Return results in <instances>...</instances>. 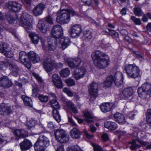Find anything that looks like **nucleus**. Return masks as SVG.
Masks as SVG:
<instances>
[{
    "label": "nucleus",
    "mask_w": 151,
    "mask_h": 151,
    "mask_svg": "<svg viewBox=\"0 0 151 151\" xmlns=\"http://www.w3.org/2000/svg\"><path fill=\"white\" fill-rule=\"evenodd\" d=\"M12 112V109L11 106H6L4 104H2L0 105V115H9Z\"/></svg>",
    "instance_id": "obj_21"
},
{
    "label": "nucleus",
    "mask_w": 151,
    "mask_h": 151,
    "mask_svg": "<svg viewBox=\"0 0 151 151\" xmlns=\"http://www.w3.org/2000/svg\"><path fill=\"white\" fill-rule=\"evenodd\" d=\"M98 85L95 82H93L89 86V91L91 97L96 98L98 96Z\"/></svg>",
    "instance_id": "obj_15"
},
{
    "label": "nucleus",
    "mask_w": 151,
    "mask_h": 151,
    "mask_svg": "<svg viewBox=\"0 0 151 151\" xmlns=\"http://www.w3.org/2000/svg\"><path fill=\"white\" fill-rule=\"evenodd\" d=\"M123 75L120 72H117L113 77V80L115 85L118 87L121 86L123 84Z\"/></svg>",
    "instance_id": "obj_17"
},
{
    "label": "nucleus",
    "mask_w": 151,
    "mask_h": 151,
    "mask_svg": "<svg viewBox=\"0 0 151 151\" xmlns=\"http://www.w3.org/2000/svg\"><path fill=\"white\" fill-rule=\"evenodd\" d=\"M35 124V120H30L27 122L26 126L27 129H29L34 126Z\"/></svg>",
    "instance_id": "obj_47"
},
{
    "label": "nucleus",
    "mask_w": 151,
    "mask_h": 151,
    "mask_svg": "<svg viewBox=\"0 0 151 151\" xmlns=\"http://www.w3.org/2000/svg\"><path fill=\"white\" fill-rule=\"evenodd\" d=\"M39 99L42 102L46 103L48 100V97L47 96L40 94L38 96Z\"/></svg>",
    "instance_id": "obj_46"
},
{
    "label": "nucleus",
    "mask_w": 151,
    "mask_h": 151,
    "mask_svg": "<svg viewBox=\"0 0 151 151\" xmlns=\"http://www.w3.org/2000/svg\"><path fill=\"white\" fill-rule=\"evenodd\" d=\"M58 43L59 44V47L62 50H64L70 45V41L68 37H61L58 40Z\"/></svg>",
    "instance_id": "obj_16"
},
{
    "label": "nucleus",
    "mask_w": 151,
    "mask_h": 151,
    "mask_svg": "<svg viewBox=\"0 0 151 151\" xmlns=\"http://www.w3.org/2000/svg\"><path fill=\"white\" fill-rule=\"evenodd\" d=\"M102 138L104 141H107L109 139V136L108 134L104 133L102 136Z\"/></svg>",
    "instance_id": "obj_62"
},
{
    "label": "nucleus",
    "mask_w": 151,
    "mask_h": 151,
    "mask_svg": "<svg viewBox=\"0 0 151 151\" xmlns=\"http://www.w3.org/2000/svg\"><path fill=\"white\" fill-rule=\"evenodd\" d=\"M0 52L4 53L6 56L9 58H11L14 55L12 48L7 44H3L1 41H0Z\"/></svg>",
    "instance_id": "obj_10"
},
{
    "label": "nucleus",
    "mask_w": 151,
    "mask_h": 151,
    "mask_svg": "<svg viewBox=\"0 0 151 151\" xmlns=\"http://www.w3.org/2000/svg\"><path fill=\"white\" fill-rule=\"evenodd\" d=\"M63 91L64 92L66 93L69 96L72 97L73 95V93L68 88H63Z\"/></svg>",
    "instance_id": "obj_55"
},
{
    "label": "nucleus",
    "mask_w": 151,
    "mask_h": 151,
    "mask_svg": "<svg viewBox=\"0 0 151 151\" xmlns=\"http://www.w3.org/2000/svg\"><path fill=\"white\" fill-rule=\"evenodd\" d=\"M48 104L52 108V113L54 119L58 122L61 120V117L58 110L60 109V106L58 103L55 99H52L48 103Z\"/></svg>",
    "instance_id": "obj_6"
},
{
    "label": "nucleus",
    "mask_w": 151,
    "mask_h": 151,
    "mask_svg": "<svg viewBox=\"0 0 151 151\" xmlns=\"http://www.w3.org/2000/svg\"><path fill=\"white\" fill-rule=\"evenodd\" d=\"M92 146L93 147L94 151H103L102 148L98 144L93 143Z\"/></svg>",
    "instance_id": "obj_51"
},
{
    "label": "nucleus",
    "mask_w": 151,
    "mask_h": 151,
    "mask_svg": "<svg viewBox=\"0 0 151 151\" xmlns=\"http://www.w3.org/2000/svg\"><path fill=\"white\" fill-rule=\"evenodd\" d=\"M52 81L55 86L58 88L61 89L63 87V83L60 77L57 74H54Z\"/></svg>",
    "instance_id": "obj_18"
},
{
    "label": "nucleus",
    "mask_w": 151,
    "mask_h": 151,
    "mask_svg": "<svg viewBox=\"0 0 151 151\" xmlns=\"http://www.w3.org/2000/svg\"><path fill=\"white\" fill-rule=\"evenodd\" d=\"M142 87L144 88L145 91H147L149 93L150 92V88L151 87V85L150 84L148 83H145L144 84H142Z\"/></svg>",
    "instance_id": "obj_52"
},
{
    "label": "nucleus",
    "mask_w": 151,
    "mask_h": 151,
    "mask_svg": "<svg viewBox=\"0 0 151 151\" xmlns=\"http://www.w3.org/2000/svg\"><path fill=\"white\" fill-rule=\"evenodd\" d=\"M6 6L9 9L14 12L19 11L22 8V5L15 1H10L6 2Z\"/></svg>",
    "instance_id": "obj_13"
},
{
    "label": "nucleus",
    "mask_w": 151,
    "mask_h": 151,
    "mask_svg": "<svg viewBox=\"0 0 151 151\" xmlns=\"http://www.w3.org/2000/svg\"><path fill=\"white\" fill-rule=\"evenodd\" d=\"M49 145L48 139L45 135H41L37 139L34 147L36 151H44Z\"/></svg>",
    "instance_id": "obj_2"
},
{
    "label": "nucleus",
    "mask_w": 151,
    "mask_h": 151,
    "mask_svg": "<svg viewBox=\"0 0 151 151\" xmlns=\"http://www.w3.org/2000/svg\"><path fill=\"white\" fill-rule=\"evenodd\" d=\"M56 139L60 143H65L69 140V136L65 131L62 129H58L55 132Z\"/></svg>",
    "instance_id": "obj_7"
},
{
    "label": "nucleus",
    "mask_w": 151,
    "mask_h": 151,
    "mask_svg": "<svg viewBox=\"0 0 151 151\" xmlns=\"http://www.w3.org/2000/svg\"><path fill=\"white\" fill-rule=\"evenodd\" d=\"M65 82L67 85L69 86H71L75 85V81L73 79L70 78H68L65 81Z\"/></svg>",
    "instance_id": "obj_50"
},
{
    "label": "nucleus",
    "mask_w": 151,
    "mask_h": 151,
    "mask_svg": "<svg viewBox=\"0 0 151 151\" xmlns=\"http://www.w3.org/2000/svg\"><path fill=\"white\" fill-rule=\"evenodd\" d=\"M5 18L11 24H13L17 23V20L14 19L10 14H4L0 12V20L3 21Z\"/></svg>",
    "instance_id": "obj_27"
},
{
    "label": "nucleus",
    "mask_w": 151,
    "mask_h": 151,
    "mask_svg": "<svg viewBox=\"0 0 151 151\" xmlns=\"http://www.w3.org/2000/svg\"><path fill=\"white\" fill-rule=\"evenodd\" d=\"M102 47L104 48H106L109 46V44L108 41L104 39L102 40L100 44Z\"/></svg>",
    "instance_id": "obj_53"
},
{
    "label": "nucleus",
    "mask_w": 151,
    "mask_h": 151,
    "mask_svg": "<svg viewBox=\"0 0 151 151\" xmlns=\"http://www.w3.org/2000/svg\"><path fill=\"white\" fill-rule=\"evenodd\" d=\"M108 30L109 31V33L105 31H103V34L108 35L109 34V35L111 36H113L114 35V34H115V31L114 30H111L109 29H108Z\"/></svg>",
    "instance_id": "obj_56"
},
{
    "label": "nucleus",
    "mask_w": 151,
    "mask_h": 151,
    "mask_svg": "<svg viewBox=\"0 0 151 151\" xmlns=\"http://www.w3.org/2000/svg\"><path fill=\"white\" fill-rule=\"evenodd\" d=\"M58 40H51L48 41V49L50 51L55 50L57 45Z\"/></svg>",
    "instance_id": "obj_35"
},
{
    "label": "nucleus",
    "mask_w": 151,
    "mask_h": 151,
    "mask_svg": "<svg viewBox=\"0 0 151 151\" xmlns=\"http://www.w3.org/2000/svg\"><path fill=\"white\" fill-rule=\"evenodd\" d=\"M141 86L137 89V92L139 96L141 98H144L145 97L146 95V91Z\"/></svg>",
    "instance_id": "obj_41"
},
{
    "label": "nucleus",
    "mask_w": 151,
    "mask_h": 151,
    "mask_svg": "<svg viewBox=\"0 0 151 151\" xmlns=\"http://www.w3.org/2000/svg\"><path fill=\"white\" fill-rule=\"evenodd\" d=\"M146 115L147 123L151 124V109H148L147 110Z\"/></svg>",
    "instance_id": "obj_49"
},
{
    "label": "nucleus",
    "mask_w": 151,
    "mask_h": 151,
    "mask_svg": "<svg viewBox=\"0 0 151 151\" xmlns=\"http://www.w3.org/2000/svg\"><path fill=\"white\" fill-rule=\"evenodd\" d=\"M86 72L87 71L85 68L81 66L74 71L73 75L75 79L76 80H78L83 78Z\"/></svg>",
    "instance_id": "obj_12"
},
{
    "label": "nucleus",
    "mask_w": 151,
    "mask_h": 151,
    "mask_svg": "<svg viewBox=\"0 0 151 151\" xmlns=\"http://www.w3.org/2000/svg\"><path fill=\"white\" fill-rule=\"evenodd\" d=\"M70 134L72 138L76 139L79 138L81 135L79 130L76 128H73L70 131Z\"/></svg>",
    "instance_id": "obj_34"
},
{
    "label": "nucleus",
    "mask_w": 151,
    "mask_h": 151,
    "mask_svg": "<svg viewBox=\"0 0 151 151\" xmlns=\"http://www.w3.org/2000/svg\"><path fill=\"white\" fill-rule=\"evenodd\" d=\"M66 104L68 108L70 109L74 106L73 103L70 101H68L66 102Z\"/></svg>",
    "instance_id": "obj_60"
},
{
    "label": "nucleus",
    "mask_w": 151,
    "mask_h": 151,
    "mask_svg": "<svg viewBox=\"0 0 151 151\" xmlns=\"http://www.w3.org/2000/svg\"><path fill=\"white\" fill-rule=\"evenodd\" d=\"M134 12L136 16L140 17L143 16V12L139 7H135L134 8Z\"/></svg>",
    "instance_id": "obj_42"
},
{
    "label": "nucleus",
    "mask_w": 151,
    "mask_h": 151,
    "mask_svg": "<svg viewBox=\"0 0 151 151\" xmlns=\"http://www.w3.org/2000/svg\"><path fill=\"white\" fill-rule=\"evenodd\" d=\"M67 151H83L77 145H73L68 148Z\"/></svg>",
    "instance_id": "obj_48"
},
{
    "label": "nucleus",
    "mask_w": 151,
    "mask_h": 151,
    "mask_svg": "<svg viewBox=\"0 0 151 151\" xmlns=\"http://www.w3.org/2000/svg\"><path fill=\"white\" fill-rule=\"evenodd\" d=\"M84 40L86 41H89L92 37V33L89 30H86L84 32Z\"/></svg>",
    "instance_id": "obj_38"
},
{
    "label": "nucleus",
    "mask_w": 151,
    "mask_h": 151,
    "mask_svg": "<svg viewBox=\"0 0 151 151\" xmlns=\"http://www.w3.org/2000/svg\"><path fill=\"white\" fill-rule=\"evenodd\" d=\"M66 62L69 66L70 68H75V66L74 65L75 62L74 61V58H68L66 60Z\"/></svg>",
    "instance_id": "obj_43"
},
{
    "label": "nucleus",
    "mask_w": 151,
    "mask_h": 151,
    "mask_svg": "<svg viewBox=\"0 0 151 151\" xmlns=\"http://www.w3.org/2000/svg\"><path fill=\"white\" fill-rule=\"evenodd\" d=\"M31 16L27 13H23L20 17L19 22V25L23 27L27 31L32 28V25L29 20Z\"/></svg>",
    "instance_id": "obj_5"
},
{
    "label": "nucleus",
    "mask_w": 151,
    "mask_h": 151,
    "mask_svg": "<svg viewBox=\"0 0 151 151\" xmlns=\"http://www.w3.org/2000/svg\"><path fill=\"white\" fill-rule=\"evenodd\" d=\"M37 27L40 31L43 33H45L47 30L49 29L48 25L41 20L39 21Z\"/></svg>",
    "instance_id": "obj_29"
},
{
    "label": "nucleus",
    "mask_w": 151,
    "mask_h": 151,
    "mask_svg": "<svg viewBox=\"0 0 151 151\" xmlns=\"http://www.w3.org/2000/svg\"><path fill=\"white\" fill-rule=\"evenodd\" d=\"M83 113L85 117L84 120L86 121L88 123H90L93 122L92 120L93 118V116L88 111H84Z\"/></svg>",
    "instance_id": "obj_37"
},
{
    "label": "nucleus",
    "mask_w": 151,
    "mask_h": 151,
    "mask_svg": "<svg viewBox=\"0 0 151 151\" xmlns=\"http://www.w3.org/2000/svg\"><path fill=\"white\" fill-rule=\"evenodd\" d=\"M82 1L85 5L88 6L92 5V1L91 0H82Z\"/></svg>",
    "instance_id": "obj_59"
},
{
    "label": "nucleus",
    "mask_w": 151,
    "mask_h": 151,
    "mask_svg": "<svg viewBox=\"0 0 151 151\" xmlns=\"http://www.w3.org/2000/svg\"><path fill=\"white\" fill-rule=\"evenodd\" d=\"M19 145L21 150L24 151L29 149L32 146V144L29 140L25 139L19 144Z\"/></svg>",
    "instance_id": "obj_26"
},
{
    "label": "nucleus",
    "mask_w": 151,
    "mask_h": 151,
    "mask_svg": "<svg viewBox=\"0 0 151 151\" xmlns=\"http://www.w3.org/2000/svg\"><path fill=\"white\" fill-rule=\"evenodd\" d=\"M57 22L60 24L68 23L70 20V15L67 9H63L57 12Z\"/></svg>",
    "instance_id": "obj_3"
},
{
    "label": "nucleus",
    "mask_w": 151,
    "mask_h": 151,
    "mask_svg": "<svg viewBox=\"0 0 151 151\" xmlns=\"http://www.w3.org/2000/svg\"><path fill=\"white\" fill-rule=\"evenodd\" d=\"M81 26L79 24L73 25L70 29V33L72 37L79 36L82 32Z\"/></svg>",
    "instance_id": "obj_11"
},
{
    "label": "nucleus",
    "mask_w": 151,
    "mask_h": 151,
    "mask_svg": "<svg viewBox=\"0 0 151 151\" xmlns=\"http://www.w3.org/2000/svg\"><path fill=\"white\" fill-rule=\"evenodd\" d=\"M148 17L149 19H151V13L149 12H147L146 14H144L142 18V20L145 22H148Z\"/></svg>",
    "instance_id": "obj_45"
},
{
    "label": "nucleus",
    "mask_w": 151,
    "mask_h": 151,
    "mask_svg": "<svg viewBox=\"0 0 151 151\" xmlns=\"http://www.w3.org/2000/svg\"><path fill=\"white\" fill-rule=\"evenodd\" d=\"M138 143H139L142 145L144 146L148 144L147 142L141 140L139 139H133L132 142L130 143L131 144V145L130 147V149L133 150L137 148L140 147L141 146L139 145Z\"/></svg>",
    "instance_id": "obj_19"
},
{
    "label": "nucleus",
    "mask_w": 151,
    "mask_h": 151,
    "mask_svg": "<svg viewBox=\"0 0 151 151\" xmlns=\"http://www.w3.org/2000/svg\"><path fill=\"white\" fill-rule=\"evenodd\" d=\"M29 36L31 39L32 42L35 44H37L40 39V37L38 35L34 32H29Z\"/></svg>",
    "instance_id": "obj_33"
},
{
    "label": "nucleus",
    "mask_w": 151,
    "mask_h": 151,
    "mask_svg": "<svg viewBox=\"0 0 151 151\" xmlns=\"http://www.w3.org/2000/svg\"><path fill=\"white\" fill-rule=\"evenodd\" d=\"M27 55L24 51L20 52L19 54V59L20 61L29 69L31 67V64L29 61L27 59Z\"/></svg>",
    "instance_id": "obj_14"
},
{
    "label": "nucleus",
    "mask_w": 151,
    "mask_h": 151,
    "mask_svg": "<svg viewBox=\"0 0 151 151\" xmlns=\"http://www.w3.org/2000/svg\"><path fill=\"white\" fill-rule=\"evenodd\" d=\"M113 81H114L113 76H110L107 77L105 81L104 86L105 88L109 87L112 85Z\"/></svg>",
    "instance_id": "obj_36"
},
{
    "label": "nucleus",
    "mask_w": 151,
    "mask_h": 151,
    "mask_svg": "<svg viewBox=\"0 0 151 151\" xmlns=\"http://www.w3.org/2000/svg\"><path fill=\"white\" fill-rule=\"evenodd\" d=\"M24 104L26 106H28L30 107L32 106V101L31 99L27 96H25L23 99Z\"/></svg>",
    "instance_id": "obj_40"
},
{
    "label": "nucleus",
    "mask_w": 151,
    "mask_h": 151,
    "mask_svg": "<svg viewBox=\"0 0 151 151\" xmlns=\"http://www.w3.org/2000/svg\"><path fill=\"white\" fill-rule=\"evenodd\" d=\"M124 69L129 78H135L139 75L140 69L139 67L134 64L126 65Z\"/></svg>",
    "instance_id": "obj_4"
},
{
    "label": "nucleus",
    "mask_w": 151,
    "mask_h": 151,
    "mask_svg": "<svg viewBox=\"0 0 151 151\" xmlns=\"http://www.w3.org/2000/svg\"><path fill=\"white\" fill-rule=\"evenodd\" d=\"M45 21L50 24H53L52 19L50 16H48L46 18Z\"/></svg>",
    "instance_id": "obj_61"
},
{
    "label": "nucleus",
    "mask_w": 151,
    "mask_h": 151,
    "mask_svg": "<svg viewBox=\"0 0 151 151\" xmlns=\"http://www.w3.org/2000/svg\"><path fill=\"white\" fill-rule=\"evenodd\" d=\"M63 35V30L61 27L57 25L54 26L51 30L50 35L52 37L54 38V40H58Z\"/></svg>",
    "instance_id": "obj_9"
},
{
    "label": "nucleus",
    "mask_w": 151,
    "mask_h": 151,
    "mask_svg": "<svg viewBox=\"0 0 151 151\" xmlns=\"http://www.w3.org/2000/svg\"><path fill=\"white\" fill-rule=\"evenodd\" d=\"M14 134L16 137L15 139L18 140L21 138H24L27 136V132L24 129H17L14 131Z\"/></svg>",
    "instance_id": "obj_23"
},
{
    "label": "nucleus",
    "mask_w": 151,
    "mask_h": 151,
    "mask_svg": "<svg viewBox=\"0 0 151 151\" xmlns=\"http://www.w3.org/2000/svg\"><path fill=\"white\" fill-rule=\"evenodd\" d=\"M7 140V138L0 134V144H2Z\"/></svg>",
    "instance_id": "obj_57"
},
{
    "label": "nucleus",
    "mask_w": 151,
    "mask_h": 151,
    "mask_svg": "<svg viewBox=\"0 0 151 151\" xmlns=\"http://www.w3.org/2000/svg\"><path fill=\"white\" fill-rule=\"evenodd\" d=\"M74 61L75 62L74 65L75 68L79 66L81 62V59L78 57L75 58H74Z\"/></svg>",
    "instance_id": "obj_54"
},
{
    "label": "nucleus",
    "mask_w": 151,
    "mask_h": 151,
    "mask_svg": "<svg viewBox=\"0 0 151 151\" xmlns=\"http://www.w3.org/2000/svg\"><path fill=\"white\" fill-rule=\"evenodd\" d=\"M115 120L120 124H123L125 122L124 116L121 113H116L114 115Z\"/></svg>",
    "instance_id": "obj_32"
},
{
    "label": "nucleus",
    "mask_w": 151,
    "mask_h": 151,
    "mask_svg": "<svg viewBox=\"0 0 151 151\" xmlns=\"http://www.w3.org/2000/svg\"><path fill=\"white\" fill-rule=\"evenodd\" d=\"M8 66L11 73L13 76L17 77L19 75L20 69L17 65L14 64L9 63Z\"/></svg>",
    "instance_id": "obj_28"
},
{
    "label": "nucleus",
    "mask_w": 151,
    "mask_h": 151,
    "mask_svg": "<svg viewBox=\"0 0 151 151\" xmlns=\"http://www.w3.org/2000/svg\"><path fill=\"white\" fill-rule=\"evenodd\" d=\"M69 13V14H71L72 16H78V14L73 9L67 10Z\"/></svg>",
    "instance_id": "obj_63"
},
{
    "label": "nucleus",
    "mask_w": 151,
    "mask_h": 151,
    "mask_svg": "<svg viewBox=\"0 0 151 151\" xmlns=\"http://www.w3.org/2000/svg\"><path fill=\"white\" fill-rule=\"evenodd\" d=\"M45 8V5L42 3L37 5L33 9V12L35 16H37L41 15L42 11Z\"/></svg>",
    "instance_id": "obj_25"
},
{
    "label": "nucleus",
    "mask_w": 151,
    "mask_h": 151,
    "mask_svg": "<svg viewBox=\"0 0 151 151\" xmlns=\"http://www.w3.org/2000/svg\"><path fill=\"white\" fill-rule=\"evenodd\" d=\"M133 92V90L132 88H126L119 94V98L120 99H126L130 97Z\"/></svg>",
    "instance_id": "obj_20"
},
{
    "label": "nucleus",
    "mask_w": 151,
    "mask_h": 151,
    "mask_svg": "<svg viewBox=\"0 0 151 151\" xmlns=\"http://www.w3.org/2000/svg\"><path fill=\"white\" fill-rule=\"evenodd\" d=\"M12 85V81L6 76L0 77V86L4 88H8Z\"/></svg>",
    "instance_id": "obj_22"
},
{
    "label": "nucleus",
    "mask_w": 151,
    "mask_h": 151,
    "mask_svg": "<svg viewBox=\"0 0 151 151\" xmlns=\"http://www.w3.org/2000/svg\"><path fill=\"white\" fill-rule=\"evenodd\" d=\"M124 39L126 41L128 42L129 43L131 44L133 42L132 40L128 36H125L124 37Z\"/></svg>",
    "instance_id": "obj_64"
},
{
    "label": "nucleus",
    "mask_w": 151,
    "mask_h": 151,
    "mask_svg": "<svg viewBox=\"0 0 151 151\" xmlns=\"http://www.w3.org/2000/svg\"><path fill=\"white\" fill-rule=\"evenodd\" d=\"M114 106L113 104L112 103H103L100 106V107L103 112L106 113L110 111Z\"/></svg>",
    "instance_id": "obj_30"
},
{
    "label": "nucleus",
    "mask_w": 151,
    "mask_h": 151,
    "mask_svg": "<svg viewBox=\"0 0 151 151\" xmlns=\"http://www.w3.org/2000/svg\"><path fill=\"white\" fill-rule=\"evenodd\" d=\"M60 76L63 77H67L70 74V71L68 68L63 69L60 72Z\"/></svg>",
    "instance_id": "obj_39"
},
{
    "label": "nucleus",
    "mask_w": 151,
    "mask_h": 151,
    "mask_svg": "<svg viewBox=\"0 0 151 151\" xmlns=\"http://www.w3.org/2000/svg\"><path fill=\"white\" fill-rule=\"evenodd\" d=\"M32 74L33 76H35L39 83H41L43 81L41 77L35 73H33Z\"/></svg>",
    "instance_id": "obj_58"
},
{
    "label": "nucleus",
    "mask_w": 151,
    "mask_h": 151,
    "mask_svg": "<svg viewBox=\"0 0 151 151\" xmlns=\"http://www.w3.org/2000/svg\"><path fill=\"white\" fill-rule=\"evenodd\" d=\"M130 19L136 25H139L142 24L140 19L137 18L134 16H131L130 17Z\"/></svg>",
    "instance_id": "obj_44"
},
{
    "label": "nucleus",
    "mask_w": 151,
    "mask_h": 151,
    "mask_svg": "<svg viewBox=\"0 0 151 151\" xmlns=\"http://www.w3.org/2000/svg\"><path fill=\"white\" fill-rule=\"evenodd\" d=\"M43 65L45 70L48 73L53 70V66L61 68L62 67L63 65L61 63H55V61L51 58H47L44 61Z\"/></svg>",
    "instance_id": "obj_8"
},
{
    "label": "nucleus",
    "mask_w": 151,
    "mask_h": 151,
    "mask_svg": "<svg viewBox=\"0 0 151 151\" xmlns=\"http://www.w3.org/2000/svg\"><path fill=\"white\" fill-rule=\"evenodd\" d=\"M27 57L29 60L34 63H37L40 60L39 56L33 51L29 52L28 53Z\"/></svg>",
    "instance_id": "obj_24"
},
{
    "label": "nucleus",
    "mask_w": 151,
    "mask_h": 151,
    "mask_svg": "<svg viewBox=\"0 0 151 151\" xmlns=\"http://www.w3.org/2000/svg\"><path fill=\"white\" fill-rule=\"evenodd\" d=\"M104 127L111 131H114L118 127L117 124L112 122L107 121L104 123Z\"/></svg>",
    "instance_id": "obj_31"
},
{
    "label": "nucleus",
    "mask_w": 151,
    "mask_h": 151,
    "mask_svg": "<svg viewBox=\"0 0 151 151\" xmlns=\"http://www.w3.org/2000/svg\"><path fill=\"white\" fill-rule=\"evenodd\" d=\"M91 57L95 66L99 69H104L109 64V56L104 52L97 50L91 54Z\"/></svg>",
    "instance_id": "obj_1"
}]
</instances>
